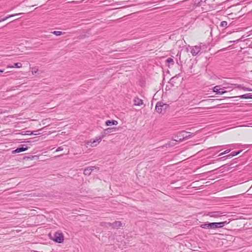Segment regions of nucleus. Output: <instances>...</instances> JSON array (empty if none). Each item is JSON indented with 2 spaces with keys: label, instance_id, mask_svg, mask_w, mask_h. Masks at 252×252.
I'll return each instance as SVG.
<instances>
[{
  "label": "nucleus",
  "instance_id": "a211bd4d",
  "mask_svg": "<svg viewBox=\"0 0 252 252\" xmlns=\"http://www.w3.org/2000/svg\"><path fill=\"white\" fill-rule=\"evenodd\" d=\"M210 216L213 218H218L220 216L218 212H213L210 214Z\"/></svg>",
  "mask_w": 252,
  "mask_h": 252
},
{
  "label": "nucleus",
  "instance_id": "4468645a",
  "mask_svg": "<svg viewBox=\"0 0 252 252\" xmlns=\"http://www.w3.org/2000/svg\"><path fill=\"white\" fill-rule=\"evenodd\" d=\"M200 227L204 229H211V223H205L200 225Z\"/></svg>",
  "mask_w": 252,
  "mask_h": 252
},
{
  "label": "nucleus",
  "instance_id": "bb28decb",
  "mask_svg": "<svg viewBox=\"0 0 252 252\" xmlns=\"http://www.w3.org/2000/svg\"><path fill=\"white\" fill-rule=\"evenodd\" d=\"M105 131H108V132H111L112 131V128H108L106 129H105Z\"/></svg>",
  "mask_w": 252,
  "mask_h": 252
},
{
  "label": "nucleus",
  "instance_id": "c85d7f7f",
  "mask_svg": "<svg viewBox=\"0 0 252 252\" xmlns=\"http://www.w3.org/2000/svg\"><path fill=\"white\" fill-rule=\"evenodd\" d=\"M180 137H182V135H179L178 134V133H177V136H175V139H178V138H179Z\"/></svg>",
  "mask_w": 252,
  "mask_h": 252
},
{
  "label": "nucleus",
  "instance_id": "9d476101",
  "mask_svg": "<svg viewBox=\"0 0 252 252\" xmlns=\"http://www.w3.org/2000/svg\"><path fill=\"white\" fill-rule=\"evenodd\" d=\"M94 169H96V167L95 166L88 167L85 169L84 171V174L86 175H89L91 174L92 171L94 170Z\"/></svg>",
  "mask_w": 252,
  "mask_h": 252
},
{
  "label": "nucleus",
  "instance_id": "e433bc0d",
  "mask_svg": "<svg viewBox=\"0 0 252 252\" xmlns=\"http://www.w3.org/2000/svg\"><path fill=\"white\" fill-rule=\"evenodd\" d=\"M203 0H199V2H201V1H202Z\"/></svg>",
  "mask_w": 252,
  "mask_h": 252
},
{
  "label": "nucleus",
  "instance_id": "6e6552de",
  "mask_svg": "<svg viewBox=\"0 0 252 252\" xmlns=\"http://www.w3.org/2000/svg\"><path fill=\"white\" fill-rule=\"evenodd\" d=\"M179 135H182V137L178 139H175L176 141H181L185 138H187L189 136V132L186 131H182L178 133Z\"/></svg>",
  "mask_w": 252,
  "mask_h": 252
},
{
  "label": "nucleus",
  "instance_id": "b1692460",
  "mask_svg": "<svg viewBox=\"0 0 252 252\" xmlns=\"http://www.w3.org/2000/svg\"><path fill=\"white\" fill-rule=\"evenodd\" d=\"M241 152H242V151H239L238 152H232V154L233 155V157H234V156L238 155L239 154H240Z\"/></svg>",
  "mask_w": 252,
  "mask_h": 252
},
{
  "label": "nucleus",
  "instance_id": "f3484780",
  "mask_svg": "<svg viewBox=\"0 0 252 252\" xmlns=\"http://www.w3.org/2000/svg\"><path fill=\"white\" fill-rule=\"evenodd\" d=\"M30 69H31V72L33 75L36 73L38 71V68L37 66L31 67Z\"/></svg>",
  "mask_w": 252,
  "mask_h": 252
},
{
  "label": "nucleus",
  "instance_id": "dca6fc26",
  "mask_svg": "<svg viewBox=\"0 0 252 252\" xmlns=\"http://www.w3.org/2000/svg\"><path fill=\"white\" fill-rule=\"evenodd\" d=\"M22 14H23V13H18V14H16L9 15L5 17L4 18L0 19V22H2V21H5L6 20H7L8 18H9L10 17H12L16 16V15H21Z\"/></svg>",
  "mask_w": 252,
  "mask_h": 252
},
{
  "label": "nucleus",
  "instance_id": "c9c22d12",
  "mask_svg": "<svg viewBox=\"0 0 252 252\" xmlns=\"http://www.w3.org/2000/svg\"><path fill=\"white\" fill-rule=\"evenodd\" d=\"M3 72V70H0V72Z\"/></svg>",
  "mask_w": 252,
  "mask_h": 252
},
{
  "label": "nucleus",
  "instance_id": "f03ea898",
  "mask_svg": "<svg viewBox=\"0 0 252 252\" xmlns=\"http://www.w3.org/2000/svg\"><path fill=\"white\" fill-rule=\"evenodd\" d=\"M168 107V105L163 102L158 101L156 105V110L158 113H164Z\"/></svg>",
  "mask_w": 252,
  "mask_h": 252
},
{
  "label": "nucleus",
  "instance_id": "7ed1b4c3",
  "mask_svg": "<svg viewBox=\"0 0 252 252\" xmlns=\"http://www.w3.org/2000/svg\"><path fill=\"white\" fill-rule=\"evenodd\" d=\"M53 240L57 243H61L64 240V236L63 234L61 231H57L54 234V237Z\"/></svg>",
  "mask_w": 252,
  "mask_h": 252
},
{
  "label": "nucleus",
  "instance_id": "473e14b6",
  "mask_svg": "<svg viewBox=\"0 0 252 252\" xmlns=\"http://www.w3.org/2000/svg\"><path fill=\"white\" fill-rule=\"evenodd\" d=\"M235 42V41H234H234H229V43H232V42Z\"/></svg>",
  "mask_w": 252,
  "mask_h": 252
},
{
  "label": "nucleus",
  "instance_id": "f704fd0d",
  "mask_svg": "<svg viewBox=\"0 0 252 252\" xmlns=\"http://www.w3.org/2000/svg\"><path fill=\"white\" fill-rule=\"evenodd\" d=\"M225 88H224V90H225V89H230V87H225Z\"/></svg>",
  "mask_w": 252,
  "mask_h": 252
},
{
  "label": "nucleus",
  "instance_id": "423d86ee",
  "mask_svg": "<svg viewBox=\"0 0 252 252\" xmlns=\"http://www.w3.org/2000/svg\"><path fill=\"white\" fill-rule=\"evenodd\" d=\"M201 49V47L198 46H194L191 47L190 53L192 56H195L200 52Z\"/></svg>",
  "mask_w": 252,
  "mask_h": 252
},
{
  "label": "nucleus",
  "instance_id": "5701e85b",
  "mask_svg": "<svg viewBox=\"0 0 252 252\" xmlns=\"http://www.w3.org/2000/svg\"><path fill=\"white\" fill-rule=\"evenodd\" d=\"M166 62L168 63H171L172 64L174 63V61L172 58H169L166 60Z\"/></svg>",
  "mask_w": 252,
  "mask_h": 252
},
{
  "label": "nucleus",
  "instance_id": "2f4dec72",
  "mask_svg": "<svg viewBox=\"0 0 252 252\" xmlns=\"http://www.w3.org/2000/svg\"><path fill=\"white\" fill-rule=\"evenodd\" d=\"M224 154H225V153H224V152H222V153H220L219 156H220L223 155H224Z\"/></svg>",
  "mask_w": 252,
  "mask_h": 252
},
{
  "label": "nucleus",
  "instance_id": "6ab92c4d",
  "mask_svg": "<svg viewBox=\"0 0 252 252\" xmlns=\"http://www.w3.org/2000/svg\"><path fill=\"white\" fill-rule=\"evenodd\" d=\"M40 129H39V130H35V131H27V132H30V134H33V135H39L40 133L38 132V131L39 130H40Z\"/></svg>",
  "mask_w": 252,
  "mask_h": 252
},
{
  "label": "nucleus",
  "instance_id": "a878e982",
  "mask_svg": "<svg viewBox=\"0 0 252 252\" xmlns=\"http://www.w3.org/2000/svg\"><path fill=\"white\" fill-rule=\"evenodd\" d=\"M48 121V119H45V120H43L42 121L41 123L42 124V125H45L46 124H47V121Z\"/></svg>",
  "mask_w": 252,
  "mask_h": 252
},
{
  "label": "nucleus",
  "instance_id": "aec40b11",
  "mask_svg": "<svg viewBox=\"0 0 252 252\" xmlns=\"http://www.w3.org/2000/svg\"><path fill=\"white\" fill-rule=\"evenodd\" d=\"M22 66V64L20 63H16L14 64V67L20 68H21Z\"/></svg>",
  "mask_w": 252,
  "mask_h": 252
},
{
  "label": "nucleus",
  "instance_id": "9b49d317",
  "mask_svg": "<svg viewBox=\"0 0 252 252\" xmlns=\"http://www.w3.org/2000/svg\"><path fill=\"white\" fill-rule=\"evenodd\" d=\"M133 102L134 104L136 106H141L143 104V100L138 97L134 98Z\"/></svg>",
  "mask_w": 252,
  "mask_h": 252
},
{
  "label": "nucleus",
  "instance_id": "c756f323",
  "mask_svg": "<svg viewBox=\"0 0 252 252\" xmlns=\"http://www.w3.org/2000/svg\"><path fill=\"white\" fill-rule=\"evenodd\" d=\"M230 151V150H226L224 151L225 154L228 153Z\"/></svg>",
  "mask_w": 252,
  "mask_h": 252
},
{
  "label": "nucleus",
  "instance_id": "f257e3e1",
  "mask_svg": "<svg viewBox=\"0 0 252 252\" xmlns=\"http://www.w3.org/2000/svg\"><path fill=\"white\" fill-rule=\"evenodd\" d=\"M104 135L95 137L94 138L85 141V145L87 148L96 147L101 141Z\"/></svg>",
  "mask_w": 252,
  "mask_h": 252
},
{
  "label": "nucleus",
  "instance_id": "20e7f679",
  "mask_svg": "<svg viewBox=\"0 0 252 252\" xmlns=\"http://www.w3.org/2000/svg\"><path fill=\"white\" fill-rule=\"evenodd\" d=\"M226 221H222L220 222H211V229L219 228L222 227L225 224H227Z\"/></svg>",
  "mask_w": 252,
  "mask_h": 252
},
{
  "label": "nucleus",
  "instance_id": "39448f33",
  "mask_svg": "<svg viewBox=\"0 0 252 252\" xmlns=\"http://www.w3.org/2000/svg\"><path fill=\"white\" fill-rule=\"evenodd\" d=\"M225 87L220 88V86H216L213 89L214 92L216 93L217 94H222L226 92L224 90Z\"/></svg>",
  "mask_w": 252,
  "mask_h": 252
},
{
  "label": "nucleus",
  "instance_id": "7c9ffc66",
  "mask_svg": "<svg viewBox=\"0 0 252 252\" xmlns=\"http://www.w3.org/2000/svg\"><path fill=\"white\" fill-rule=\"evenodd\" d=\"M14 67V65L13 66H11V65H8L7 66V68H13Z\"/></svg>",
  "mask_w": 252,
  "mask_h": 252
},
{
  "label": "nucleus",
  "instance_id": "f8f14e48",
  "mask_svg": "<svg viewBox=\"0 0 252 252\" xmlns=\"http://www.w3.org/2000/svg\"><path fill=\"white\" fill-rule=\"evenodd\" d=\"M118 122L116 120H107L105 122V124L107 126H111L112 125H117Z\"/></svg>",
  "mask_w": 252,
  "mask_h": 252
},
{
  "label": "nucleus",
  "instance_id": "2eb2a0df",
  "mask_svg": "<svg viewBox=\"0 0 252 252\" xmlns=\"http://www.w3.org/2000/svg\"><path fill=\"white\" fill-rule=\"evenodd\" d=\"M238 97L241 98H244V99H252V94H243V95L239 96Z\"/></svg>",
  "mask_w": 252,
  "mask_h": 252
},
{
  "label": "nucleus",
  "instance_id": "4be33fe9",
  "mask_svg": "<svg viewBox=\"0 0 252 252\" xmlns=\"http://www.w3.org/2000/svg\"><path fill=\"white\" fill-rule=\"evenodd\" d=\"M227 25V23L226 21H222L220 23V26L221 27H226Z\"/></svg>",
  "mask_w": 252,
  "mask_h": 252
},
{
  "label": "nucleus",
  "instance_id": "393cba45",
  "mask_svg": "<svg viewBox=\"0 0 252 252\" xmlns=\"http://www.w3.org/2000/svg\"><path fill=\"white\" fill-rule=\"evenodd\" d=\"M63 147H60L56 149V152H59V151H63Z\"/></svg>",
  "mask_w": 252,
  "mask_h": 252
},
{
  "label": "nucleus",
  "instance_id": "72a5a7b5",
  "mask_svg": "<svg viewBox=\"0 0 252 252\" xmlns=\"http://www.w3.org/2000/svg\"><path fill=\"white\" fill-rule=\"evenodd\" d=\"M27 133L26 134H27V135H31L30 134V132H27V131L26 132Z\"/></svg>",
  "mask_w": 252,
  "mask_h": 252
},
{
  "label": "nucleus",
  "instance_id": "4c0bfd02",
  "mask_svg": "<svg viewBox=\"0 0 252 252\" xmlns=\"http://www.w3.org/2000/svg\"><path fill=\"white\" fill-rule=\"evenodd\" d=\"M250 32H252V30Z\"/></svg>",
  "mask_w": 252,
  "mask_h": 252
},
{
  "label": "nucleus",
  "instance_id": "1a4fd4ad",
  "mask_svg": "<svg viewBox=\"0 0 252 252\" xmlns=\"http://www.w3.org/2000/svg\"><path fill=\"white\" fill-rule=\"evenodd\" d=\"M29 147L27 146H23L22 147L18 148L16 150L12 151L13 154L19 153L25 151L28 149Z\"/></svg>",
  "mask_w": 252,
  "mask_h": 252
},
{
  "label": "nucleus",
  "instance_id": "cd10ccee",
  "mask_svg": "<svg viewBox=\"0 0 252 252\" xmlns=\"http://www.w3.org/2000/svg\"><path fill=\"white\" fill-rule=\"evenodd\" d=\"M226 157H227V158H231L233 157V155H232V153H231V154H230L229 155H227V156H226Z\"/></svg>",
  "mask_w": 252,
  "mask_h": 252
},
{
  "label": "nucleus",
  "instance_id": "412c9836",
  "mask_svg": "<svg viewBox=\"0 0 252 252\" xmlns=\"http://www.w3.org/2000/svg\"><path fill=\"white\" fill-rule=\"evenodd\" d=\"M52 33L57 36L61 35L63 34L62 32L61 31H54Z\"/></svg>",
  "mask_w": 252,
  "mask_h": 252
},
{
  "label": "nucleus",
  "instance_id": "ddd939ff",
  "mask_svg": "<svg viewBox=\"0 0 252 252\" xmlns=\"http://www.w3.org/2000/svg\"><path fill=\"white\" fill-rule=\"evenodd\" d=\"M233 85L235 86V88H239V89H242V90H243L244 91H252V89L243 87V86H242L241 85L233 84Z\"/></svg>",
  "mask_w": 252,
  "mask_h": 252
},
{
  "label": "nucleus",
  "instance_id": "0eeeda50",
  "mask_svg": "<svg viewBox=\"0 0 252 252\" xmlns=\"http://www.w3.org/2000/svg\"><path fill=\"white\" fill-rule=\"evenodd\" d=\"M106 224L107 226L108 225L109 226H112L114 228L118 229L122 226L123 223L120 221H116L113 223L109 222L107 223Z\"/></svg>",
  "mask_w": 252,
  "mask_h": 252
}]
</instances>
